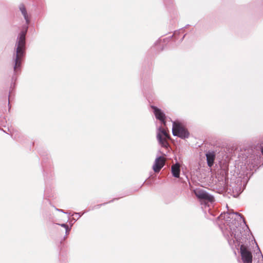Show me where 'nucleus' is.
<instances>
[{
	"label": "nucleus",
	"mask_w": 263,
	"mask_h": 263,
	"mask_svg": "<svg viewBox=\"0 0 263 263\" xmlns=\"http://www.w3.org/2000/svg\"><path fill=\"white\" fill-rule=\"evenodd\" d=\"M234 215L240 217V219L246 223L245 218L237 212H227L221 213L218 217L220 219H224L229 224V228L230 230L231 236H233L237 241H239L242 237V233L240 228L237 226L236 219L234 218Z\"/></svg>",
	"instance_id": "obj_1"
},
{
	"label": "nucleus",
	"mask_w": 263,
	"mask_h": 263,
	"mask_svg": "<svg viewBox=\"0 0 263 263\" xmlns=\"http://www.w3.org/2000/svg\"><path fill=\"white\" fill-rule=\"evenodd\" d=\"M25 35L26 31H22L20 34L18 41L16 43V50L14 59V70L17 72L21 65L25 51Z\"/></svg>",
	"instance_id": "obj_2"
},
{
	"label": "nucleus",
	"mask_w": 263,
	"mask_h": 263,
	"mask_svg": "<svg viewBox=\"0 0 263 263\" xmlns=\"http://www.w3.org/2000/svg\"><path fill=\"white\" fill-rule=\"evenodd\" d=\"M214 201V197L202 190H198V202H200L202 210L209 211L210 204Z\"/></svg>",
	"instance_id": "obj_3"
},
{
	"label": "nucleus",
	"mask_w": 263,
	"mask_h": 263,
	"mask_svg": "<svg viewBox=\"0 0 263 263\" xmlns=\"http://www.w3.org/2000/svg\"><path fill=\"white\" fill-rule=\"evenodd\" d=\"M172 132L174 136H177L182 139L187 138L189 135V133L184 126L177 121L173 122Z\"/></svg>",
	"instance_id": "obj_4"
},
{
	"label": "nucleus",
	"mask_w": 263,
	"mask_h": 263,
	"mask_svg": "<svg viewBox=\"0 0 263 263\" xmlns=\"http://www.w3.org/2000/svg\"><path fill=\"white\" fill-rule=\"evenodd\" d=\"M157 137L161 145L167 148L169 146L167 140L171 138L168 130H166L163 127H160Z\"/></svg>",
	"instance_id": "obj_5"
},
{
	"label": "nucleus",
	"mask_w": 263,
	"mask_h": 263,
	"mask_svg": "<svg viewBox=\"0 0 263 263\" xmlns=\"http://www.w3.org/2000/svg\"><path fill=\"white\" fill-rule=\"evenodd\" d=\"M240 253L241 259L243 263H252V255L251 252L244 245H241L240 247Z\"/></svg>",
	"instance_id": "obj_6"
},
{
	"label": "nucleus",
	"mask_w": 263,
	"mask_h": 263,
	"mask_svg": "<svg viewBox=\"0 0 263 263\" xmlns=\"http://www.w3.org/2000/svg\"><path fill=\"white\" fill-rule=\"evenodd\" d=\"M165 161L166 159L163 156H160L156 158L153 166L154 171L156 173L159 172L164 165Z\"/></svg>",
	"instance_id": "obj_7"
},
{
	"label": "nucleus",
	"mask_w": 263,
	"mask_h": 263,
	"mask_svg": "<svg viewBox=\"0 0 263 263\" xmlns=\"http://www.w3.org/2000/svg\"><path fill=\"white\" fill-rule=\"evenodd\" d=\"M151 108L154 110V113L157 119L160 120L164 126L166 125L165 121V114L161 111V109H159L157 107L155 106H151Z\"/></svg>",
	"instance_id": "obj_8"
},
{
	"label": "nucleus",
	"mask_w": 263,
	"mask_h": 263,
	"mask_svg": "<svg viewBox=\"0 0 263 263\" xmlns=\"http://www.w3.org/2000/svg\"><path fill=\"white\" fill-rule=\"evenodd\" d=\"M208 165L212 167L215 159V154L214 151H209L205 154Z\"/></svg>",
	"instance_id": "obj_9"
},
{
	"label": "nucleus",
	"mask_w": 263,
	"mask_h": 263,
	"mask_svg": "<svg viewBox=\"0 0 263 263\" xmlns=\"http://www.w3.org/2000/svg\"><path fill=\"white\" fill-rule=\"evenodd\" d=\"M180 165L179 163L173 164L171 167V171L174 177L179 178L180 176Z\"/></svg>",
	"instance_id": "obj_10"
},
{
	"label": "nucleus",
	"mask_w": 263,
	"mask_h": 263,
	"mask_svg": "<svg viewBox=\"0 0 263 263\" xmlns=\"http://www.w3.org/2000/svg\"><path fill=\"white\" fill-rule=\"evenodd\" d=\"M20 10L21 11L23 15H24V18L26 20L27 23H28L29 20H28V15H27V13L26 10V8H25V7L24 6H21L20 7Z\"/></svg>",
	"instance_id": "obj_11"
},
{
	"label": "nucleus",
	"mask_w": 263,
	"mask_h": 263,
	"mask_svg": "<svg viewBox=\"0 0 263 263\" xmlns=\"http://www.w3.org/2000/svg\"><path fill=\"white\" fill-rule=\"evenodd\" d=\"M257 254H258V256H260L261 257V259H262V260L263 261V256L261 254V252L260 251V250L259 249V252L258 253H256V255H257Z\"/></svg>",
	"instance_id": "obj_12"
},
{
	"label": "nucleus",
	"mask_w": 263,
	"mask_h": 263,
	"mask_svg": "<svg viewBox=\"0 0 263 263\" xmlns=\"http://www.w3.org/2000/svg\"><path fill=\"white\" fill-rule=\"evenodd\" d=\"M62 226L65 227L66 229V230H67V229H68L67 225H66L65 224H62Z\"/></svg>",
	"instance_id": "obj_13"
},
{
	"label": "nucleus",
	"mask_w": 263,
	"mask_h": 263,
	"mask_svg": "<svg viewBox=\"0 0 263 263\" xmlns=\"http://www.w3.org/2000/svg\"><path fill=\"white\" fill-rule=\"evenodd\" d=\"M224 181H222V183L221 184L223 185L224 184L226 183V180H227V179H226V177H224Z\"/></svg>",
	"instance_id": "obj_14"
},
{
	"label": "nucleus",
	"mask_w": 263,
	"mask_h": 263,
	"mask_svg": "<svg viewBox=\"0 0 263 263\" xmlns=\"http://www.w3.org/2000/svg\"><path fill=\"white\" fill-rule=\"evenodd\" d=\"M194 193H195V194L196 195V196H197V192H196V190H194Z\"/></svg>",
	"instance_id": "obj_15"
},
{
	"label": "nucleus",
	"mask_w": 263,
	"mask_h": 263,
	"mask_svg": "<svg viewBox=\"0 0 263 263\" xmlns=\"http://www.w3.org/2000/svg\"><path fill=\"white\" fill-rule=\"evenodd\" d=\"M261 153L263 154V147L261 148Z\"/></svg>",
	"instance_id": "obj_16"
}]
</instances>
